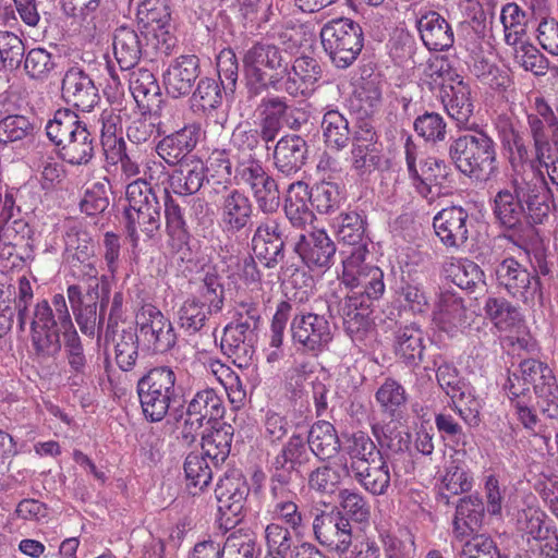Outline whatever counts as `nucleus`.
<instances>
[{
    "label": "nucleus",
    "instance_id": "obj_1",
    "mask_svg": "<svg viewBox=\"0 0 558 558\" xmlns=\"http://www.w3.org/2000/svg\"><path fill=\"white\" fill-rule=\"evenodd\" d=\"M554 191L533 167L525 173L512 174L510 183L493 199V215L506 230L521 241L534 238L535 225H541L550 211Z\"/></svg>",
    "mask_w": 558,
    "mask_h": 558
},
{
    "label": "nucleus",
    "instance_id": "obj_2",
    "mask_svg": "<svg viewBox=\"0 0 558 558\" xmlns=\"http://www.w3.org/2000/svg\"><path fill=\"white\" fill-rule=\"evenodd\" d=\"M128 205L123 211L124 228L133 248L141 241L154 240L161 228V205L150 184L142 179L129 183L125 191Z\"/></svg>",
    "mask_w": 558,
    "mask_h": 558
},
{
    "label": "nucleus",
    "instance_id": "obj_3",
    "mask_svg": "<svg viewBox=\"0 0 558 558\" xmlns=\"http://www.w3.org/2000/svg\"><path fill=\"white\" fill-rule=\"evenodd\" d=\"M496 155L494 140L483 130L460 135L448 146L450 161L473 182H485L495 173Z\"/></svg>",
    "mask_w": 558,
    "mask_h": 558
},
{
    "label": "nucleus",
    "instance_id": "obj_4",
    "mask_svg": "<svg viewBox=\"0 0 558 558\" xmlns=\"http://www.w3.org/2000/svg\"><path fill=\"white\" fill-rule=\"evenodd\" d=\"M243 64L252 94L259 95L268 89L278 92L280 76L287 71V60L279 47L255 43L245 52Z\"/></svg>",
    "mask_w": 558,
    "mask_h": 558
},
{
    "label": "nucleus",
    "instance_id": "obj_5",
    "mask_svg": "<svg viewBox=\"0 0 558 558\" xmlns=\"http://www.w3.org/2000/svg\"><path fill=\"white\" fill-rule=\"evenodd\" d=\"M324 51L338 69L351 66L364 46V34L359 23L348 17L333 19L320 29Z\"/></svg>",
    "mask_w": 558,
    "mask_h": 558
},
{
    "label": "nucleus",
    "instance_id": "obj_6",
    "mask_svg": "<svg viewBox=\"0 0 558 558\" xmlns=\"http://www.w3.org/2000/svg\"><path fill=\"white\" fill-rule=\"evenodd\" d=\"M175 374L168 366L149 369L137 380V395L146 420L160 422L175 399Z\"/></svg>",
    "mask_w": 558,
    "mask_h": 558
},
{
    "label": "nucleus",
    "instance_id": "obj_7",
    "mask_svg": "<svg viewBox=\"0 0 558 558\" xmlns=\"http://www.w3.org/2000/svg\"><path fill=\"white\" fill-rule=\"evenodd\" d=\"M312 452L302 434L294 433L267 461L268 483L300 485Z\"/></svg>",
    "mask_w": 558,
    "mask_h": 558
},
{
    "label": "nucleus",
    "instance_id": "obj_8",
    "mask_svg": "<svg viewBox=\"0 0 558 558\" xmlns=\"http://www.w3.org/2000/svg\"><path fill=\"white\" fill-rule=\"evenodd\" d=\"M250 490L246 480L239 474H225L219 478L215 496L218 504L220 527L228 531L242 520Z\"/></svg>",
    "mask_w": 558,
    "mask_h": 558
},
{
    "label": "nucleus",
    "instance_id": "obj_9",
    "mask_svg": "<svg viewBox=\"0 0 558 558\" xmlns=\"http://www.w3.org/2000/svg\"><path fill=\"white\" fill-rule=\"evenodd\" d=\"M404 160L408 177L411 185L422 197L427 198L432 194V186L427 182L429 178L424 174L430 172V177L437 182H451L453 171L451 166L442 159L428 157L422 160V172L418 171L417 160L421 154L420 146L414 142L411 135H407L403 144Z\"/></svg>",
    "mask_w": 558,
    "mask_h": 558
},
{
    "label": "nucleus",
    "instance_id": "obj_10",
    "mask_svg": "<svg viewBox=\"0 0 558 558\" xmlns=\"http://www.w3.org/2000/svg\"><path fill=\"white\" fill-rule=\"evenodd\" d=\"M284 222L281 218L268 215L262 218L252 236L256 257L267 268L276 267L284 257Z\"/></svg>",
    "mask_w": 558,
    "mask_h": 558
},
{
    "label": "nucleus",
    "instance_id": "obj_11",
    "mask_svg": "<svg viewBox=\"0 0 558 558\" xmlns=\"http://www.w3.org/2000/svg\"><path fill=\"white\" fill-rule=\"evenodd\" d=\"M240 319L228 324L223 329L221 349L226 355L233 359L239 366H246L255 353V333L259 316H247L245 320Z\"/></svg>",
    "mask_w": 558,
    "mask_h": 558
},
{
    "label": "nucleus",
    "instance_id": "obj_12",
    "mask_svg": "<svg viewBox=\"0 0 558 558\" xmlns=\"http://www.w3.org/2000/svg\"><path fill=\"white\" fill-rule=\"evenodd\" d=\"M315 539L330 551L345 554L352 545V526L341 511L322 512L314 518Z\"/></svg>",
    "mask_w": 558,
    "mask_h": 558
},
{
    "label": "nucleus",
    "instance_id": "obj_13",
    "mask_svg": "<svg viewBox=\"0 0 558 558\" xmlns=\"http://www.w3.org/2000/svg\"><path fill=\"white\" fill-rule=\"evenodd\" d=\"M105 343L114 349L116 362L123 372L131 371L138 357V337L133 323L121 316H108L105 329Z\"/></svg>",
    "mask_w": 558,
    "mask_h": 558
},
{
    "label": "nucleus",
    "instance_id": "obj_14",
    "mask_svg": "<svg viewBox=\"0 0 558 558\" xmlns=\"http://www.w3.org/2000/svg\"><path fill=\"white\" fill-rule=\"evenodd\" d=\"M471 226L469 213L461 206L446 207L433 219V227L440 242L454 251L465 246Z\"/></svg>",
    "mask_w": 558,
    "mask_h": 558
},
{
    "label": "nucleus",
    "instance_id": "obj_15",
    "mask_svg": "<svg viewBox=\"0 0 558 558\" xmlns=\"http://www.w3.org/2000/svg\"><path fill=\"white\" fill-rule=\"evenodd\" d=\"M72 395L86 413L95 411L97 388L93 366L86 363L77 332L72 328Z\"/></svg>",
    "mask_w": 558,
    "mask_h": 558
},
{
    "label": "nucleus",
    "instance_id": "obj_16",
    "mask_svg": "<svg viewBox=\"0 0 558 558\" xmlns=\"http://www.w3.org/2000/svg\"><path fill=\"white\" fill-rule=\"evenodd\" d=\"M322 74V66L315 58L298 57L292 64L287 61V71L280 76L278 92L283 90L292 97L307 96Z\"/></svg>",
    "mask_w": 558,
    "mask_h": 558
},
{
    "label": "nucleus",
    "instance_id": "obj_17",
    "mask_svg": "<svg viewBox=\"0 0 558 558\" xmlns=\"http://www.w3.org/2000/svg\"><path fill=\"white\" fill-rule=\"evenodd\" d=\"M448 82L441 84V102L458 128L472 130L470 119L473 116L474 105L471 88L459 74L448 73Z\"/></svg>",
    "mask_w": 558,
    "mask_h": 558
},
{
    "label": "nucleus",
    "instance_id": "obj_18",
    "mask_svg": "<svg viewBox=\"0 0 558 558\" xmlns=\"http://www.w3.org/2000/svg\"><path fill=\"white\" fill-rule=\"evenodd\" d=\"M294 251L311 270H326L333 264L337 246L325 230L318 229L301 234Z\"/></svg>",
    "mask_w": 558,
    "mask_h": 558
},
{
    "label": "nucleus",
    "instance_id": "obj_19",
    "mask_svg": "<svg viewBox=\"0 0 558 558\" xmlns=\"http://www.w3.org/2000/svg\"><path fill=\"white\" fill-rule=\"evenodd\" d=\"M220 226L228 234H238L252 226L254 205L241 190L232 189L222 196L220 203Z\"/></svg>",
    "mask_w": 558,
    "mask_h": 558
},
{
    "label": "nucleus",
    "instance_id": "obj_20",
    "mask_svg": "<svg viewBox=\"0 0 558 558\" xmlns=\"http://www.w3.org/2000/svg\"><path fill=\"white\" fill-rule=\"evenodd\" d=\"M163 207L168 245L173 252L180 254L182 260L191 262L193 259L192 235L185 219L184 207L168 193Z\"/></svg>",
    "mask_w": 558,
    "mask_h": 558
},
{
    "label": "nucleus",
    "instance_id": "obj_21",
    "mask_svg": "<svg viewBox=\"0 0 558 558\" xmlns=\"http://www.w3.org/2000/svg\"><path fill=\"white\" fill-rule=\"evenodd\" d=\"M299 485L268 483L270 513L274 519L280 520L291 531L300 535L303 530V514L295 504L296 488Z\"/></svg>",
    "mask_w": 558,
    "mask_h": 558
},
{
    "label": "nucleus",
    "instance_id": "obj_22",
    "mask_svg": "<svg viewBox=\"0 0 558 558\" xmlns=\"http://www.w3.org/2000/svg\"><path fill=\"white\" fill-rule=\"evenodd\" d=\"M199 74V59L196 56L184 54L173 59L163 73V84L168 95L172 98L189 95Z\"/></svg>",
    "mask_w": 558,
    "mask_h": 558
},
{
    "label": "nucleus",
    "instance_id": "obj_23",
    "mask_svg": "<svg viewBox=\"0 0 558 558\" xmlns=\"http://www.w3.org/2000/svg\"><path fill=\"white\" fill-rule=\"evenodd\" d=\"M291 330L294 341L312 352L320 351L332 338V325L326 316H295Z\"/></svg>",
    "mask_w": 558,
    "mask_h": 558
},
{
    "label": "nucleus",
    "instance_id": "obj_24",
    "mask_svg": "<svg viewBox=\"0 0 558 558\" xmlns=\"http://www.w3.org/2000/svg\"><path fill=\"white\" fill-rule=\"evenodd\" d=\"M485 517V506L478 494L464 496L456 505L452 520V537L463 542L474 534H478Z\"/></svg>",
    "mask_w": 558,
    "mask_h": 558
},
{
    "label": "nucleus",
    "instance_id": "obj_25",
    "mask_svg": "<svg viewBox=\"0 0 558 558\" xmlns=\"http://www.w3.org/2000/svg\"><path fill=\"white\" fill-rule=\"evenodd\" d=\"M361 291L352 292L344 301V314H359V311L371 308L373 301L378 300L385 292L384 271L373 265L366 267V272L359 281Z\"/></svg>",
    "mask_w": 558,
    "mask_h": 558
},
{
    "label": "nucleus",
    "instance_id": "obj_26",
    "mask_svg": "<svg viewBox=\"0 0 558 558\" xmlns=\"http://www.w3.org/2000/svg\"><path fill=\"white\" fill-rule=\"evenodd\" d=\"M201 132L199 124H187L165 136L156 147L157 154L168 165H177L196 147Z\"/></svg>",
    "mask_w": 558,
    "mask_h": 558
},
{
    "label": "nucleus",
    "instance_id": "obj_27",
    "mask_svg": "<svg viewBox=\"0 0 558 558\" xmlns=\"http://www.w3.org/2000/svg\"><path fill=\"white\" fill-rule=\"evenodd\" d=\"M416 27L425 47L445 51L452 47L454 35L450 24L436 11H427L416 20Z\"/></svg>",
    "mask_w": 558,
    "mask_h": 558
},
{
    "label": "nucleus",
    "instance_id": "obj_28",
    "mask_svg": "<svg viewBox=\"0 0 558 558\" xmlns=\"http://www.w3.org/2000/svg\"><path fill=\"white\" fill-rule=\"evenodd\" d=\"M78 280L72 283V310L78 314H96L99 300L98 269L88 264L81 275H72Z\"/></svg>",
    "mask_w": 558,
    "mask_h": 558
},
{
    "label": "nucleus",
    "instance_id": "obj_29",
    "mask_svg": "<svg viewBox=\"0 0 558 558\" xmlns=\"http://www.w3.org/2000/svg\"><path fill=\"white\" fill-rule=\"evenodd\" d=\"M307 158V143L299 135L281 137L274 150L276 169L286 177L298 173Z\"/></svg>",
    "mask_w": 558,
    "mask_h": 558
},
{
    "label": "nucleus",
    "instance_id": "obj_30",
    "mask_svg": "<svg viewBox=\"0 0 558 558\" xmlns=\"http://www.w3.org/2000/svg\"><path fill=\"white\" fill-rule=\"evenodd\" d=\"M210 425V429L202 436V449L214 469H219L230 454L234 428L220 421Z\"/></svg>",
    "mask_w": 558,
    "mask_h": 558
},
{
    "label": "nucleus",
    "instance_id": "obj_31",
    "mask_svg": "<svg viewBox=\"0 0 558 558\" xmlns=\"http://www.w3.org/2000/svg\"><path fill=\"white\" fill-rule=\"evenodd\" d=\"M21 328L31 324L32 341L38 352L48 354L60 350V335L54 316H17Z\"/></svg>",
    "mask_w": 558,
    "mask_h": 558
},
{
    "label": "nucleus",
    "instance_id": "obj_32",
    "mask_svg": "<svg viewBox=\"0 0 558 558\" xmlns=\"http://www.w3.org/2000/svg\"><path fill=\"white\" fill-rule=\"evenodd\" d=\"M149 323H142L140 331L155 353L171 350L180 333L169 316H149Z\"/></svg>",
    "mask_w": 558,
    "mask_h": 558
},
{
    "label": "nucleus",
    "instance_id": "obj_33",
    "mask_svg": "<svg viewBox=\"0 0 558 558\" xmlns=\"http://www.w3.org/2000/svg\"><path fill=\"white\" fill-rule=\"evenodd\" d=\"M225 405L221 397L213 388L198 390L187 402L185 416L203 425L211 424L223 417Z\"/></svg>",
    "mask_w": 558,
    "mask_h": 558
},
{
    "label": "nucleus",
    "instance_id": "obj_34",
    "mask_svg": "<svg viewBox=\"0 0 558 558\" xmlns=\"http://www.w3.org/2000/svg\"><path fill=\"white\" fill-rule=\"evenodd\" d=\"M113 54L122 71H128L140 62L143 54L141 35L132 27L120 26L113 35Z\"/></svg>",
    "mask_w": 558,
    "mask_h": 558
},
{
    "label": "nucleus",
    "instance_id": "obj_35",
    "mask_svg": "<svg viewBox=\"0 0 558 558\" xmlns=\"http://www.w3.org/2000/svg\"><path fill=\"white\" fill-rule=\"evenodd\" d=\"M347 442L345 451L348 458L344 457V459L347 460L349 473L369 465V463L378 462L384 458L369 435L362 430L353 433Z\"/></svg>",
    "mask_w": 558,
    "mask_h": 558
},
{
    "label": "nucleus",
    "instance_id": "obj_36",
    "mask_svg": "<svg viewBox=\"0 0 558 558\" xmlns=\"http://www.w3.org/2000/svg\"><path fill=\"white\" fill-rule=\"evenodd\" d=\"M305 440L312 454L323 462L337 456L341 448L335 426L327 421H317L314 423Z\"/></svg>",
    "mask_w": 558,
    "mask_h": 558
},
{
    "label": "nucleus",
    "instance_id": "obj_37",
    "mask_svg": "<svg viewBox=\"0 0 558 558\" xmlns=\"http://www.w3.org/2000/svg\"><path fill=\"white\" fill-rule=\"evenodd\" d=\"M72 230H75L74 234H72V248L75 250V253L72 255V275H81L83 266L90 264L96 267L98 260L95 255L93 239L96 227L95 225H83L75 221Z\"/></svg>",
    "mask_w": 558,
    "mask_h": 558
},
{
    "label": "nucleus",
    "instance_id": "obj_38",
    "mask_svg": "<svg viewBox=\"0 0 558 558\" xmlns=\"http://www.w3.org/2000/svg\"><path fill=\"white\" fill-rule=\"evenodd\" d=\"M327 461L308 474L310 488L323 494L333 493L344 477H350L344 457Z\"/></svg>",
    "mask_w": 558,
    "mask_h": 558
},
{
    "label": "nucleus",
    "instance_id": "obj_39",
    "mask_svg": "<svg viewBox=\"0 0 558 558\" xmlns=\"http://www.w3.org/2000/svg\"><path fill=\"white\" fill-rule=\"evenodd\" d=\"M350 477L374 496L385 495L391 482L389 465L385 457L378 462L369 463V465L351 472Z\"/></svg>",
    "mask_w": 558,
    "mask_h": 558
},
{
    "label": "nucleus",
    "instance_id": "obj_40",
    "mask_svg": "<svg viewBox=\"0 0 558 558\" xmlns=\"http://www.w3.org/2000/svg\"><path fill=\"white\" fill-rule=\"evenodd\" d=\"M496 279L513 296H524L534 277L514 258H506L496 267Z\"/></svg>",
    "mask_w": 558,
    "mask_h": 558
},
{
    "label": "nucleus",
    "instance_id": "obj_41",
    "mask_svg": "<svg viewBox=\"0 0 558 558\" xmlns=\"http://www.w3.org/2000/svg\"><path fill=\"white\" fill-rule=\"evenodd\" d=\"M323 138L326 145L336 150L344 148L351 138L349 121L338 110L328 108L320 123Z\"/></svg>",
    "mask_w": 558,
    "mask_h": 558
},
{
    "label": "nucleus",
    "instance_id": "obj_42",
    "mask_svg": "<svg viewBox=\"0 0 558 558\" xmlns=\"http://www.w3.org/2000/svg\"><path fill=\"white\" fill-rule=\"evenodd\" d=\"M129 87L137 106L143 109H150L160 95L159 84L153 72L147 69L133 71L129 78Z\"/></svg>",
    "mask_w": 558,
    "mask_h": 558
},
{
    "label": "nucleus",
    "instance_id": "obj_43",
    "mask_svg": "<svg viewBox=\"0 0 558 558\" xmlns=\"http://www.w3.org/2000/svg\"><path fill=\"white\" fill-rule=\"evenodd\" d=\"M366 219L357 211L341 213L336 219V233L338 240L353 248L365 245L367 247Z\"/></svg>",
    "mask_w": 558,
    "mask_h": 558
},
{
    "label": "nucleus",
    "instance_id": "obj_44",
    "mask_svg": "<svg viewBox=\"0 0 558 558\" xmlns=\"http://www.w3.org/2000/svg\"><path fill=\"white\" fill-rule=\"evenodd\" d=\"M383 413L395 418H400L407 404L404 387L393 378H386L375 393Z\"/></svg>",
    "mask_w": 558,
    "mask_h": 558
},
{
    "label": "nucleus",
    "instance_id": "obj_45",
    "mask_svg": "<svg viewBox=\"0 0 558 558\" xmlns=\"http://www.w3.org/2000/svg\"><path fill=\"white\" fill-rule=\"evenodd\" d=\"M209 458L204 453L191 452L186 456L183 470L185 474V478L189 487H194L196 490L193 492V495H196L198 492H203L205 487H207L214 476V471L209 463Z\"/></svg>",
    "mask_w": 558,
    "mask_h": 558
},
{
    "label": "nucleus",
    "instance_id": "obj_46",
    "mask_svg": "<svg viewBox=\"0 0 558 558\" xmlns=\"http://www.w3.org/2000/svg\"><path fill=\"white\" fill-rule=\"evenodd\" d=\"M436 379L441 390L456 404L458 401H464L470 398L472 387L459 375L458 369L448 363L438 366L436 371Z\"/></svg>",
    "mask_w": 558,
    "mask_h": 558
},
{
    "label": "nucleus",
    "instance_id": "obj_47",
    "mask_svg": "<svg viewBox=\"0 0 558 558\" xmlns=\"http://www.w3.org/2000/svg\"><path fill=\"white\" fill-rule=\"evenodd\" d=\"M397 352L410 364H417L423 359V331L414 324L397 331Z\"/></svg>",
    "mask_w": 558,
    "mask_h": 558
},
{
    "label": "nucleus",
    "instance_id": "obj_48",
    "mask_svg": "<svg viewBox=\"0 0 558 558\" xmlns=\"http://www.w3.org/2000/svg\"><path fill=\"white\" fill-rule=\"evenodd\" d=\"M452 282L463 290H472L483 282L484 272L480 266L468 258H452L446 267Z\"/></svg>",
    "mask_w": 558,
    "mask_h": 558
},
{
    "label": "nucleus",
    "instance_id": "obj_49",
    "mask_svg": "<svg viewBox=\"0 0 558 558\" xmlns=\"http://www.w3.org/2000/svg\"><path fill=\"white\" fill-rule=\"evenodd\" d=\"M72 107L89 112L98 101V92L93 81L81 69L72 68Z\"/></svg>",
    "mask_w": 558,
    "mask_h": 558
},
{
    "label": "nucleus",
    "instance_id": "obj_50",
    "mask_svg": "<svg viewBox=\"0 0 558 558\" xmlns=\"http://www.w3.org/2000/svg\"><path fill=\"white\" fill-rule=\"evenodd\" d=\"M384 161L383 146L352 144L351 168L359 177H367L378 170Z\"/></svg>",
    "mask_w": 558,
    "mask_h": 558
},
{
    "label": "nucleus",
    "instance_id": "obj_51",
    "mask_svg": "<svg viewBox=\"0 0 558 558\" xmlns=\"http://www.w3.org/2000/svg\"><path fill=\"white\" fill-rule=\"evenodd\" d=\"M206 178L205 167L199 163L194 167H181L170 175V187L179 195H192L199 191Z\"/></svg>",
    "mask_w": 558,
    "mask_h": 558
},
{
    "label": "nucleus",
    "instance_id": "obj_52",
    "mask_svg": "<svg viewBox=\"0 0 558 558\" xmlns=\"http://www.w3.org/2000/svg\"><path fill=\"white\" fill-rule=\"evenodd\" d=\"M136 17L138 24L146 31L161 25H170L169 0H143L137 7Z\"/></svg>",
    "mask_w": 558,
    "mask_h": 558
},
{
    "label": "nucleus",
    "instance_id": "obj_53",
    "mask_svg": "<svg viewBox=\"0 0 558 558\" xmlns=\"http://www.w3.org/2000/svg\"><path fill=\"white\" fill-rule=\"evenodd\" d=\"M35 132L34 123L23 114H9L0 120V146L21 142L32 137Z\"/></svg>",
    "mask_w": 558,
    "mask_h": 558
},
{
    "label": "nucleus",
    "instance_id": "obj_54",
    "mask_svg": "<svg viewBox=\"0 0 558 558\" xmlns=\"http://www.w3.org/2000/svg\"><path fill=\"white\" fill-rule=\"evenodd\" d=\"M441 484L450 495H460L471 492L474 485V476L464 462L451 461L445 469Z\"/></svg>",
    "mask_w": 558,
    "mask_h": 558
},
{
    "label": "nucleus",
    "instance_id": "obj_55",
    "mask_svg": "<svg viewBox=\"0 0 558 558\" xmlns=\"http://www.w3.org/2000/svg\"><path fill=\"white\" fill-rule=\"evenodd\" d=\"M413 129L420 137L432 144L445 141L447 135V123L437 112L425 111L416 117Z\"/></svg>",
    "mask_w": 558,
    "mask_h": 558
},
{
    "label": "nucleus",
    "instance_id": "obj_56",
    "mask_svg": "<svg viewBox=\"0 0 558 558\" xmlns=\"http://www.w3.org/2000/svg\"><path fill=\"white\" fill-rule=\"evenodd\" d=\"M368 250L365 245L352 250L349 256L342 260V282L351 289H359V281L366 272V267L373 264L366 262Z\"/></svg>",
    "mask_w": 558,
    "mask_h": 558
},
{
    "label": "nucleus",
    "instance_id": "obj_57",
    "mask_svg": "<svg viewBox=\"0 0 558 558\" xmlns=\"http://www.w3.org/2000/svg\"><path fill=\"white\" fill-rule=\"evenodd\" d=\"M271 175L266 171L260 160L256 158H239L234 170V180L238 185H244L250 191L260 185Z\"/></svg>",
    "mask_w": 558,
    "mask_h": 558
},
{
    "label": "nucleus",
    "instance_id": "obj_58",
    "mask_svg": "<svg viewBox=\"0 0 558 558\" xmlns=\"http://www.w3.org/2000/svg\"><path fill=\"white\" fill-rule=\"evenodd\" d=\"M260 547L252 534L232 532L223 544V558H257Z\"/></svg>",
    "mask_w": 558,
    "mask_h": 558
},
{
    "label": "nucleus",
    "instance_id": "obj_59",
    "mask_svg": "<svg viewBox=\"0 0 558 558\" xmlns=\"http://www.w3.org/2000/svg\"><path fill=\"white\" fill-rule=\"evenodd\" d=\"M342 199L340 187L337 183L322 180L312 189V206L320 214H329L339 208Z\"/></svg>",
    "mask_w": 558,
    "mask_h": 558
},
{
    "label": "nucleus",
    "instance_id": "obj_60",
    "mask_svg": "<svg viewBox=\"0 0 558 558\" xmlns=\"http://www.w3.org/2000/svg\"><path fill=\"white\" fill-rule=\"evenodd\" d=\"M221 84L215 78L203 77L192 95L194 106L202 108L203 111H213L222 104Z\"/></svg>",
    "mask_w": 558,
    "mask_h": 558
},
{
    "label": "nucleus",
    "instance_id": "obj_61",
    "mask_svg": "<svg viewBox=\"0 0 558 558\" xmlns=\"http://www.w3.org/2000/svg\"><path fill=\"white\" fill-rule=\"evenodd\" d=\"M460 543V558H501L497 544L487 534H474Z\"/></svg>",
    "mask_w": 558,
    "mask_h": 558
},
{
    "label": "nucleus",
    "instance_id": "obj_62",
    "mask_svg": "<svg viewBox=\"0 0 558 558\" xmlns=\"http://www.w3.org/2000/svg\"><path fill=\"white\" fill-rule=\"evenodd\" d=\"M291 529L279 523H269L265 529V538L268 553L276 554L281 557H292L293 539Z\"/></svg>",
    "mask_w": 558,
    "mask_h": 558
},
{
    "label": "nucleus",
    "instance_id": "obj_63",
    "mask_svg": "<svg viewBox=\"0 0 558 558\" xmlns=\"http://www.w3.org/2000/svg\"><path fill=\"white\" fill-rule=\"evenodd\" d=\"M23 40L11 32H0V70L16 69L24 57Z\"/></svg>",
    "mask_w": 558,
    "mask_h": 558
},
{
    "label": "nucleus",
    "instance_id": "obj_64",
    "mask_svg": "<svg viewBox=\"0 0 558 558\" xmlns=\"http://www.w3.org/2000/svg\"><path fill=\"white\" fill-rule=\"evenodd\" d=\"M536 407L539 412L550 420H558V384L556 377L534 387Z\"/></svg>",
    "mask_w": 558,
    "mask_h": 558
}]
</instances>
